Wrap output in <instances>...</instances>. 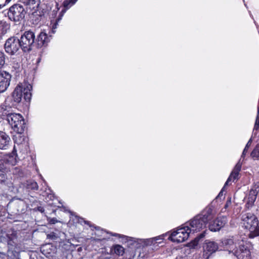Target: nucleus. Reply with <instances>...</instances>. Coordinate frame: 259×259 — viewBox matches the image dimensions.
<instances>
[{"label": "nucleus", "instance_id": "nucleus-5", "mask_svg": "<svg viewBox=\"0 0 259 259\" xmlns=\"http://www.w3.org/2000/svg\"><path fill=\"white\" fill-rule=\"evenodd\" d=\"M35 40V34L32 31L28 30L24 32L19 39L22 50L24 52L30 51L32 49Z\"/></svg>", "mask_w": 259, "mask_h": 259}, {"label": "nucleus", "instance_id": "nucleus-14", "mask_svg": "<svg viewBox=\"0 0 259 259\" xmlns=\"http://www.w3.org/2000/svg\"><path fill=\"white\" fill-rule=\"evenodd\" d=\"M227 218L226 217L222 216L218 217L215 220L212 222L209 221V229L211 231L216 232L219 231L222 227H223L227 223Z\"/></svg>", "mask_w": 259, "mask_h": 259}, {"label": "nucleus", "instance_id": "nucleus-16", "mask_svg": "<svg viewBox=\"0 0 259 259\" xmlns=\"http://www.w3.org/2000/svg\"><path fill=\"white\" fill-rule=\"evenodd\" d=\"M222 243L224 247L229 251V254L236 250V239L234 237H229L222 239Z\"/></svg>", "mask_w": 259, "mask_h": 259}, {"label": "nucleus", "instance_id": "nucleus-22", "mask_svg": "<svg viewBox=\"0 0 259 259\" xmlns=\"http://www.w3.org/2000/svg\"><path fill=\"white\" fill-rule=\"evenodd\" d=\"M257 192L255 190L251 189L246 199V205L248 207L251 206L256 199Z\"/></svg>", "mask_w": 259, "mask_h": 259}, {"label": "nucleus", "instance_id": "nucleus-31", "mask_svg": "<svg viewBox=\"0 0 259 259\" xmlns=\"http://www.w3.org/2000/svg\"><path fill=\"white\" fill-rule=\"evenodd\" d=\"M22 2L26 5L32 7L33 8L35 7V5H39V0H21Z\"/></svg>", "mask_w": 259, "mask_h": 259}, {"label": "nucleus", "instance_id": "nucleus-38", "mask_svg": "<svg viewBox=\"0 0 259 259\" xmlns=\"http://www.w3.org/2000/svg\"><path fill=\"white\" fill-rule=\"evenodd\" d=\"M48 238L51 239L52 240H55L57 238V236L54 232H52L50 234H48Z\"/></svg>", "mask_w": 259, "mask_h": 259}, {"label": "nucleus", "instance_id": "nucleus-41", "mask_svg": "<svg viewBox=\"0 0 259 259\" xmlns=\"http://www.w3.org/2000/svg\"><path fill=\"white\" fill-rule=\"evenodd\" d=\"M36 209L40 211V212L42 213L44 212L45 211V209L43 207H41V206H38L37 208H36Z\"/></svg>", "mask_w": 259, "mask_h": 259}, {"label": "nucleus", "instance_id": "nucleus-28", "mask_svg": "<svg viewBox=\"0 0 259 259\" xmlns=\"http://www.w3.org/2000/svg\"><path fill=\"white\" fill-rule=\"evenodd\" d=\"M11 171L14 175L17 177H22L24 175L22 169L19 167H12Z\"/></svg>", "mask_w": 259, "mask_h": 259}, {"label": "nucleus", "instance_id": "nucleus-20", "mask_svg": "<svg viewBox=\"0 0 259 259\" xmlns=\"http://www.w3.org/2000/svg\"><path fill=\"white\" fill-rule=\"evenodd\" d=\"M51 35L48 36L45 32H41L36 39L38 47H46L51 40Z\"/></svg>", "mask_w": 259, "mask_h": 259}, {"label": "nucleus", "instance_id": "nucleus-8", "mask_svg": "<svg viewBox=\"0 0 259 259\" xmlns=\"http://www.w3.org/2000/svg\"><path fill=\"white\" fill-rule=\"evenodd\" d=\"M164 239L163 235H160L155 237L148 239H131L130 244L134 245L137 247H144L148 245H155V244H160Z\"/></svg>", "mask_w": 259, "mask_h": 259}, {"label": "nucleus", "instance_id": "nucleus-44", "mask_svg": "<svg viewBox=\"0 0 259 259\" xmlns=\"http://www.w3.org/2000/svg\"><path fill=\"white\" fill-rule=\"evenodd\" d=\"M48 196L49 197H50V198L51 199H52V198L54 197V194H49L48 195Z\"/></svg>", "mask_w": 259, "mask_h": 259}, {"label": "nucleus", "instance_id": "nucleus-21", "mask_svg": "<svg viewBox=\"0 0 259 259\" xmlns=\"http://www.w3.org/2000/svg\"><path fill=\"white\" fill-rule=\"evenodd\" d=\"M77 0H65L63 3V9L59 14V20H61L66 11L76 2Z\"/></svg>", "mask_w": 259, "mask_h": 259}, {"label": "nucleus", "instance_id": "nucleus-26", "mask_svg": "<svg viewBox=\"0 0 259 259\" xmlns=\"http://www.w3.org/2000/svg\"><path fill=\"white\" fill-rule=\"evenodd\" d=\"M22 134H17V135L14 136V140L15 144L18 145L26 144V137L21 135Z\"/></svg>", "mask_w": 259, "mask_h": 259}, {"label": "nucleus", "instance_id": "nucleus-12", "mask_svg": "<svg viewBox=\"0 0 259 259\" xmlns=\"http://www.w3.org/2000/svg\"><path fill=\"white\" fill-rule=\"evenodd\" d=\"M203 248V256L204 258L208 259L213 253H215L218 250L219 245L214 241L206 240L205 241Z\"/></svg>", "mask_w": 259, "mask_h": 259}, {"label": "nucleus", "instance_id": "nucleus-40", "mask_svg": "<svg viewBox=\"0 0 259 259\" xmlns=\"http://www.w3.org/2000/svg\"><path fill=\"white\" fill-rule=\"evenodd\" d=\"M231 204V199L230 198L229 200H227V201L226 203V204L225 205V208H227L229 206H230Z\"/></svg>", "mask_w": 259, "mask_h": 259}, {"label": "nucleus", "instance_id": "nucleus-9", "mask_svg": "<svg viewBox=\"0 0 259 259\" xmlns=\"http://www.w3.org/2000/svg\"><path fill=\"white\" fill-rule=\"evenodd\" d=\"M25 13L24 8L22 5L15 4L9 8L8 15L11 20L18 22L24 18Z\"/></svg>", "mask_w": 259, "mask_h": 259}, {"label": "nucleus", "instance_id": "nucleus-25", "mask_svg": "<svg viewBox=\"0 0 259 259\" xmlns=\"http://www.w3.org/2000/svg\"><path fill=\"white\" fill-rule=\"evenodd\" d=\"M10 29V25L4 21H0V40Z\"/></svg>", "mask_w": 259, "mask_h": 259}, {"label": "nucleus", "instance_id": "nucleus-11", "mask_svg": "<svg viewBox=\"0 0 259 259\" xmlns=\"http://www.w3.org/2000/svg\"><path fill=\"white\" fill-rule=\"evenodd\" d=\"M112 236L118 237L119 238H124L127 242V245L129 249L125 252V259H134L136 256V249H138L140 247H137L134 245L130 244L131 239H135V238L128 237L120 235L117 233H111Z\"/></svg>", "mask_w": 259, "mask_h": 259}, {"label": "nucleus", "instance_id": "nucleus-35", "mask_svg": "<svg viewBox=\"0 0 259 259\" xmlns=\"http://www.w3.org/2000/svg\"><path fill=\"white\" fill-rule=\"evenodd\" d=\"M7 179V176L5 172L0 169V183H3L6 181Z\"/></svg>", "mask_w": 259, "mask_h": 259}, {"label": "nucleus", "instance_id": "nucleus-34", "mask_svg": "<svg viewBox=\"0 0 259 259\" xmlns=\"http://www.w3.org/2000/svg\"><path fill=\"white\" fill-rule=\"evenodd\" d=\"M5 63V55L4 53L0 51V69Z\"/></svg>", "mask_w": 259, "mask_h": 259}, {"label": "nucleus", "instance_id": "nucleus-30", "mask_svg": "<svg viewBox=\"0 0 259 259\" xmlns=\"http://www.w3.org/2000/svg\"><path fill=\"white\" fill-rule=\"evenodd\" d=\"M61 20H59V16L55 20H52L51 24H52V28L51 31L49 32V34L51 33L52 34H54L56 32V29L57 28L58 23Z\"/></svg>", "mask_w": 259, "mask_h": 259}, {"label": "nucleus", "instance_id": "nucleus-39", "mask_svg": "<svg viewBox=\"0 0 259 259\" xmlns=\"http://www.w3.org/2000/svg\"><path fill=\"white\" fill-rule=\"evenodd\" d=\"M49 223L51 224H56V223L58 222V220H57L56 218H54L51 219L49 221Z\"/></svg>", "mask_w": 259, "mask_h": 259}, {"label": "nucleus", "instance_id": "nucleus-43", "mask_svg": "<svg viewBox=\"0 0 259 259\" xmlns=\"http://www.w3.org/2000/svg\"><path fill=\"white\" fill-rule=\"evenodd\" d=\"M97 259H110V257H104L103 255H100L97 257Z\"/></svg>", "mask_w": 259, "mask_h": 259}, {"label": "nucleus", "instance_id": "nucleus-29", "mask_svg": "<svg viewBox=\"0 0 259 259\" xmlns=\"http://www.w3.org/2000/svg\"><path fill=\"white\" fill-rule=\"evenodd\" d=\"M250 156L254 160H259V143L255 146Z\"/></svg>", "mask_w": 259, "mask_h": 259}, {"label": "nucleus", "instance_id": "nucleus-7", "mask_svg": "<svg viewBox=\"0 0 259 259\" xmlns=\"http://www.w3.org/2000/svg\"><path fill=\"white\" fill-rule=\"evenodd\" d=\"M192 234L189 231V228L186 227V224H184L181 228H178L176 231H173L169 239L174 242H183L186 240L189 236Z\"/></svg>", "mask_w": 259, "mask_h": 259}, {"label": "nucleus", "instance_id": "nucleus-23", "mask_svg": "<svg viewBox=\"0 0 259 259\" xmlns=\"http://www.w3.org/2000/svg\"><path fill=\"white\" fill-rule=\"evenodd\" d=\"M111 253L115 254L118 256H122L125 253L124 248L120 245L115 244L111 248Z\"/></svg>", "mask_w": 259, "mask_h": 259}, {"label": "nucleus", "instance_id": "nucleus-18", "mask_svg": "<svg viewBox=\"0 0 259 259\" xmlns=\"http://www.w3.org/2000/svg\"><path fill=\"white\" fill-rule=\"evenodd\" d=\"M11 144L10 136L5 132L0 131V149L7 150Z\"/></svg>", "mask_w": 259, "mask_h": 259}, {"label": "nucleus", "instance_id": "nucleus-24", "mask_svg": "<svg viewBox=\"0 0 259 259\" xmlns=\"http://www.w3.org/2000/svg\"><path fill=\"white\" fill-rule=\"evenodd\" d=\"M68 212L72 215V219L73 221H74V223H80L81 224H82V223H84L85 224H87L88 225H89L90 226V227H91V228L94 227L96 230H98V229H99V227H95L94 225H92L91 224V222H90L89 221H84L83 220V219H82L81 218H79V217H78L77 215H74V219H73V213L71 211H68Z\"/></svg>", "mask_w": 259, "mask_h": 259}, {"label": "nucleus", "instance_id": "nucleus-15", "mask_svg": "<svg viewBox=\"0 0 259 259\" xmlns=\"http://www.w3.org/2000/svg\"><path fill=\"white\" fill-rule=\"evenodd\" d=\"M11 75L5 71L0 73V93L4 92L9 87L11 79Z\"/></svg>", "mask_w": 259, "mask_h": 259}, {"label": "nucleus", "instance_id": "nucleus-33", "mask_svg": "<svg viewBox=\"0 0 259 259\" xmlns=\"http://www.w3.org/2000/svg\"><path fill=\"white\" fill-rule=\"evenodd\" d=\"M252 143V139L250 138L246 144L241 155V158H244L248 151V148L250 146Z\"/></svg>", "mask_w": 259, "mask_h": 259}, {"label": "nucleus", "instance_id": "nucleus-45", "mask_svg": "<svg viewBox=\"0 0 259 259\" xmlns=\"http://www.w3.org/2000/svg\"><path fill=\"white\" fill-rule=\"evenodd\" d=\"M58 6H59V4L57 3H56V7L58 9V10H59Z\"/></svg>", "mask_w": 259, "mask_h": 259}, {"label": "nucleus", "instance_id": "nucleus-42", "mask_svg": "<svg viewBox=\"0 0 259 259\" xmlns=\"http://www.w3.org/2000/svg\"><path fill=\"white\" fill-rule=\"evenodd\" d=\"M226 186H224L223 188H222V189L221 190V192L219 193V195H218V197H221L223 195V191H224L225 190V188Z\"/></svg>", "mask_w": 259, "mask_h": 259}, {"label": "nucleus", "instance_id": "nucleus-32", "mask_svg": "<svg viewBox=\"0 0 259 259\" xmlns=\"http://www.w3.org/2000/svg\"><path fill=\"white\" fill-rule=\"evenodd\" d=\"M259 129V105L257 107V115L253 128V132L257 131Z\"/></svg>", "mask_w": 259, "mask_h": 259}, {"label": "nucleus", "instance_id": "nucleus-37", "mask_svg": "<svg viewBox=\"0 0 259 259\" xmlns=\"http://www.w3.org/2000/svg\"><path fill=\"white\" fill-rule=\"evenodd\" d=\"M11 0H0V9L5 7Z\"/></svg>", "mask_w": 259, "mask_h": 259}, {"label": "nucleus", "instance_id": "nucleus-36", "mask_svg": "<svg viewBox=\"0 0 259 259\" xmlns=\"http://www.w3.org/2000/svg\"><path fill=\"white\" fill-rule=\"evenodd\" d=\"M206 234V230L203 231L202 233L199 234L195 238L194 240V241L196 242V244L198 243L199 241L204 237Z\"/></svg>", "mask_w": 259, "mask_h": 259}, {"label": "nucleus", "instance_id": "nucleus-3", "mask_svg": "<svg viewBox=\"0 0 259 259\" xmlns=\"http://www.w3.org/2000/svg\"><path fill=\"white\" fill-rule=\"evenodd\" d=\"M32 87L30 84L24 83L17 85L12 94V99L15 106L23 101L30 102L32 94Z\"/></svg>", "mask_w": 259, "mask_h": 259}, {"label": "nucleus", "instance_id": "nucleus-1", "mask_svg": "<svg viewBox=\"0 0 259 259\" xmlns=\"http://www.w3.org/2000/svg\"><path fill=\"white\" fill-rule=\"evenodd\" d=\"M0 113L1 118L6 120L17 134H22L24 132L26 124L23 117L19 113L14 112L11 107L6 103L1 105Z\"/></svg>", "mask_w": 259, "mask_h": 259}, {"label": "nucleus", "instance_id": "nucleus-46", "mask_svg": "<svg viewBox=\"0 0 259 259\" xmlns=\"http://www.w3.org/2000/svg\"><path fill=\"white\" fill-rule=\"evenodd\" d=\"M48 246V245H45V246H43L42 248H44V247H46Z\"/></svg>", "mask_w": 259, "mask_h": 259}, {"label": "nucleus", "instance_id": "nucleus-10", "mask_svg": "<svg viewBox=\"0 0 259 259\" xmlns=\"http://www.w3.org/2000/svg\"><path fill=\"white\" fill-rule=\"evenodd\" d=\"M6 53L11 55H15L21 49L19 39L16 36H12L7 39L4 46Z\"/></svg>", "mask_w": 259, "mask_h": 259}, {"label": "nucleus", "instance_id": "nucleus-6", "mask_svg": "<svg viewBox=\"0 0 259 259\" xmlns=\"http://www.w3.org/2000/svg\"><path fill=\"white\" fill-rule=\"evenodd\" d=\"M2 242L7 243L10 249H14L18 244L17 232L14 229H9L0 236Z\"/></svg>", "mask_w": 259, "mask_h": 259}, {"label": "nucleus", "instance_id": "nucleus-2", "mask_svg": "<svg viewBox=\"0 0 259 259\" xmlns=\"http://www.w3.org/2000/svg\"><path fill=\"white\" fill-rule=\"evenodd\" d=\"M214 217V214L213 209L210 207H206L201 213L186 223V227L189 228V231L193 234L205 229L207 224Z\"/></svg>", "mask_w": 259, "mask_h": 259}, {"label": "nucleus", "instance_id": "nucleus-4", "mask_svg": "<svg viewBox=\"0 0 259 259\" xmlns=\"http://www.w3.org/2000/svg\"><path fill=\"white\" fill-rule=\"evenodd\" d=\"M243 226L249 231V236L253 238L259 235V222L257 217L251 212H246L241 215Z\"/></svg>", "mask_w": 259, "mask_h": 259}, {"label": "nucleus", "instance_id": "nucleus-13", "mask_svg": "<svg viewBox=\"0 0 259 259\" xmlns=\"http://www.w3.org/2000/svg\"><path fill=\"white\" fill-rule=\"evenodd\" d=\"M237 259H251V254L249 247L246 244L240 245L239 248L233 252Z\"/></svg>", "mask_w": 259, "mask_h": 259}, {"label": "nucleus", "instance_id": "nucleus-19", "mask_svg": "<svg viewBox=\"0 0 259 259\" xmlns=\"http://www.w3.org/2000/svg\"><path fill=\"white\" fill-rule=\"evenodd\" d=\"M241 169V164L238 162L235 166L229 177L225 184V186H227L232 180L234 182L238 179V175Z\"/></svg>", "mask_w": 259, "mask_h": 259}, {"label": "nucleus", "instance_id": "nucleus-27", "mask_svg": "<svg viewBox=\"0 0 259 259\" xmlns=\"http://www.w3.org/2000/svg\"><path fill=\"white\" fill-rule=\"evenodd\" d=\"M26 187L28 189L37 190L38 188V186L36 182L32 180H29L27 181Z\"/></svg>", "mask_w": 259, "mask_h": 259}, {"label": "nucleus", "instance_id": "nucleus-17", "mask_svg": "<svg viewBox=\"0 0 259 259\" xmlns=\"http://www.w3.org/2000/svg\"><path fill=\"white\" fill-rule=\"evenodd\" d=\"M17 150L14 146L12 153L5 155L3 158L1 157L0 162L3 160L4 163L13 166L17 162Z\"/></svg>", "mask_w": 259, "mask_h": 259}]
</instances>
